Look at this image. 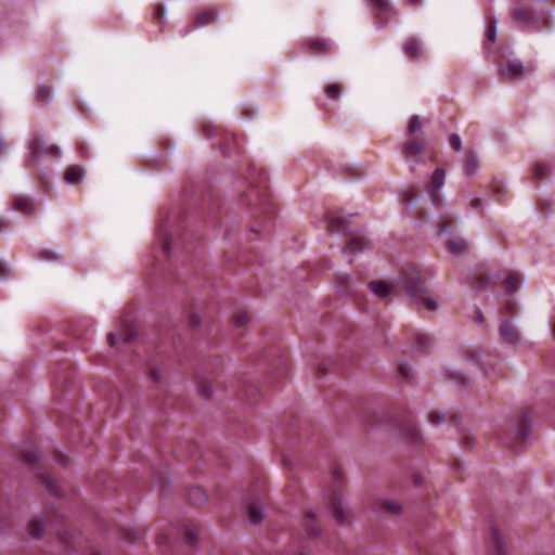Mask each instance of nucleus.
I'll return each mask as SVG.
<instances>
[{
  "label": "nucleus",
  "instance_id": "f257e3e1",
  "mask_svg": "<svg viewBox=\"0 0 555 555\" xmlns=\"http://www.w3.org/2000/svg\"><path fill=\"white\" fill-rule=\"evenodd\" d=\"M403 285L404 294L413 305L423 306L430 312L440 308L437 299L428 293L420 276L403 280Z\"/></svg>",
  "mask_w": 555,
  "mask_h": 555
},
{
  "label": "nucleus",
  "instance_id": "f03ea898",
  "mask_svg": "<svg viewBox=\"0 0 555 555\" xmlns=\"http://www.w3.org/2000/svg\"><path fill=\"white\" fill-rule=\"evenodd\" d=\"M535 69L533 63L524 65L519 60H509L499 65V74L501 77L509 80H518L533 73Z\"/></svg>",
  "mask_w": 555,
  "mask_h": 555
},
{
  "label": "nucleus",
  "instance_id": "7ed1b4c3",
  "mask_svg": "<svg viewBox=\"0 0 555 555\" xmlns=\"http://www.w3.org/2000/svg\"><path fill=\"white\" fill-rule=\"evenodd\" d=\"M427 143L417 141H408L402 146V154L410 164V170L414 171L416 166L426 162Z\"/></svg>",
  "mask_w": 555,
  "mask_h": 555
},
{
  "label": "nucleus",
  "instance_id": "20e7f679",
  "mask_svg": "<svg viewBox=\"0 0 555 555\" xmlns=\"http://www.w3.org/2000/svg\"><path fill=\"white\" fill-rule=\"evenodd\" d=\"M137 336V331L129 322L122 321L116 332H111L107 335V343L111 347L117 346L119 343L129 344Z\"/></svg>",
  "mask_w": 555,
  "mask_h": 555
},
{
  "label": "nucleus",
  "instance_id": "39448f33",
  "mask_svg": "<svg viewBox=\"0 0 555 555\" xmlns=\"http://www.w3.org/2000/svg\"><path fill=\"white\" fill-rule=\"evenodd\" d=\"M499 335L505 344L517 346L521 343V336L516 325L509 320H502L499 325Z\"/></svg>",
  "mask_w": 555,
  "mask_h": 555
},
{
  "label": "nucleus",
  "instance_id": "423d86ee",
  "mask_svg": "<svg viewBox=\"0 0 555 555\" xmlns=\"http://www.w3.org/2000/svg\"><path fill=\"white\" fill-rule=\"evenodd\" d=\"M327 505L338 525H344L348 520V514L344 508L343 500L337 493L332 494Z\"/></svg>",
  "mask_w": 555,
  "mask_h": 555
},
{
  "label": "nucleus",
  "instance_id": "0eeeda50",
  "mask_svg": "<svg viewBox=\"0 0 555 555\" xmlns=\"http://www.w3.org/2000/svg\"><path fill=\"white\" fill-rule=\"evenodd\" d=\"M489 547L491 555H507L505 539L498 528L491 529Z\"/></svg>",
  "mask_w": 555,
  "mask_h": 555
},
{
  "label": "nucleus",
  "instance_id": "6e6552de",
  "mask_svg": "<svg viewBox=\"0 0 555 555\" xmlns=\"http://www.w3.org/2000/svg\"><path fill=\"white\" fill-rule=\"evenodd\" d=\"M531 414L525 410L520 411L518 414V422L519 424L513 425V433L515 436L521 440H526L528 436L530 435V429L528 425L531 422Z\"/></svg>",
  "mask_w": 555,
  "mask_h": 555
},
{
  "label": "nucleus",
  "instance_id": "1a4fd4ad",
  "mask_svg": "<svg viewBox=\"0 0 555 555\" xmlns=\"http://www.w3.org/2000/svg\"><path fill=\"white\" fill-rule=\"evenodd\" d=\"M513 17L517 23L522 24L532 30L540 28L538 26L539 17L528 10L516 9L513 13Z\"/></svg>",
  "mask_w": 555,
  "mask_h": 555
},
{
  "label": "nucleus",
  "instance_id": "9d476101",
  "mask_svg": "<svg viewBox=\"0 0 555 555\" xmlns=\"http://www.w3.org/2000/svg\"><path fill=\"white\" fill-rule=\"evenodd\" d=\"M404 54L413 60H418L423 54V46L417 38L409 37L402 46Z\"/></svg>",
  "mask_w": 555,
  "mask_h": 555
},
{
  "label": "nucleus",
  "instance_id": "9b49d317",
  "mask_svg": "<svg viewBox=\"0 0 555 555\" xmlns=\"http://www.w3.org/2000/svg\"><path fill=\"white\" fill-rule=\"evenodd\" d=\"M37 158H44L46 156L52 159H59L61 157V150L53 144H48L46 141L37 138Z\"/></svg>",
  "mask_w": 555,
  "mask_h": 555
},
{
  "label": "nucleus",
  "instance_id": "f8f14e48",
  "mask_svg": "<svg viewBox=\"0 0 555 555\" xmlns=\"http://www.w3.org/2000/svg\"><path fill=\"white\" fill-rule=\"evenodd\" d=\"M39 488H43L52 496H55V498H59L62 494L61 487L59 486L56 480H54L50 476H41L39 478V476L37 475V491L39 490Z\"/></svg>",
  "mask_w": 555,
  "mask_h": 555
},
{
  "label": "nucleus",
  "instance_id": "ddd939ff",
  "mask_svg": "<svg viewBox=\"0 0 555 555\" xmlns=\"http://www.w3.org/2000/svg\"><path fill=\"white\" fill-rule=\"evenodd\" d=\"M248 519L251 524H259L263 518L262 503L259 500H251L245 504Z\"/></svg>",
  "mask_w": 555,
  "mask_h": 555
},
{
  "label": "nucleus",
  "instance_id": "4468645a",
  "mask_svg": "<svg viewBox=\"0 0 555 555\" xmlns=\"http://www.w3.org/2000/svg\"><path fill=\"white\" fill-rule=\"evenodd\" d=\"M369 5L380 17H389L393 14V8L388 0H369Z\"/></svg>",
  "mask_w": 555,
  "mask_h": 555
},
{
  "label": "nucleus",
  "instance_id": "2eb2a0df",
  "mask_svg": "<svg viewBox=\"0 0 555 555\" xmlns=\"http://www.w3.org/2000/svg\"><path fill=\"white\" fill-rule=\"evenodd\" d=\"M327 228L331 233H339L347 235L349 233L347 229V222L343 217L337 215H331L327 219Z\"/></svg>",
  "mask_w": 555,
  "mask_h": 555
},
{
  "label": "nucleus",
  "instance_id": "dca6fc26",
  "mask_svg": "<svg viewBox=\"0 0 555 555\" xmlns=\"http://www.w3.org/2000/svg\"><path fill=\"white\" fill-rule=\"evenodd\" d=\"M307 46L312 50L315 54H326L333 48V42L327 39H310L307 42Z\"/></svg>",
  "mask_w": 555,
  "mask_h": 555
},
{
  "label": "nucleus",
  "instance_id": "f3484780",
  "mask_svg": "<svg viewBox=\"0 0 555 555\" xmlns=\"http://www.w3.org/2000/svg\"><path fill=\"white\" fill-rule=\"evenodd\" d=\"M369 287L372 293L379 298H386L393 292V287L384 281H373L369 284Z\"/></svg>",
  "mask_w": 555,
  "mask_h": 555
},
{
  "label": "nucleus",
  "instance_id": "a211bd4d",
  "mask_svg": "<svg viewBox=\"0 0 555 555\" xmlns=\"http://www.w3.org/2000/svg\"><path fill=\"white\" fill-rule=\"evenodd\" d=\"M217 17H218V14L215 10H212V9L206 10L196 16L194 25L191 27V29L196 28V27L207 26V25L214 23L217 20Z\"/></svg>",
  "mask_w": 555,
  "mask_h": 555
},
{
  "label": "nucleus",
  "instance_id": "6ab92c4d",
  "mask_svg": "<svg viewBox=\"0 0 555 555\" xmlns=\"http://www.w3.org/2000/svg\"><path fill=\"white\" fill-rule=\"evenodd\" d=\"M54 92L50 86L37 88V105L46 106L53 101Z\"/></svg>",
  "mask_w": 555,
  "mask_h": 555
},
{
  "label": "nucleus",
  "instance_id": "aec40b11",
  "mask_svg": "<svg viewBox=\"0 0 555 555\" xmlns=\"http://www.w3.org/2000/svg\"><path fill=\"white\" fill-rule=\"evenodd\" d=\"M431 345V338L427 334L417 333L415 335L412 348L414 352H424L429 349Z\"/></svg>",
  "mask_w": 555,
  "mask_h": 555
},
{
  "label": "nucleus",
  "instance_id": "412c9836",
  "mask_svg": "<svg viewBox=\"0 0 555 555\" xmlns=\"http://www.w3.org/2000/svg\"><path fill=\"white\" fill-rule=\"evenodd\" d=\"M12 208L22 214H30L34 208V204L30 198L18 196L14 198Z\"/></svg>",
  "mask_w": 555,
  "mask_h": 555
},
{
  "label": "nucleus",
  "instance_id": "4be33fe9",
  "mask_svg": "<svg viewBox=\"0 0 555 555\" xmlns=\"http://www.w3.org/2000/svg\"><path fill=\"white\" fill-rule=\"evenodd\" d=\"M85 169L80 166H72L67 169L65 179L68 183L77 184L85 178Z\"/></svg>",
  "mask_w": 555,
  "mask_h": 555
},
{
  "label": "nucleus",
  "instance_id": "5701e85b",
  "mask_svg": "<svg viewBox=\"0 0 555 555\" xmlns=\"http://www.w3.org/2000/svg\"><path fill=\"white\" fill-rule=\"evenodd\" d=\"M189 500L195 506H203L207 502V495L201 488H192L189 491Z\"/></svg>",
  "mask_w": 555,
  "mask_h": 555
},
{
  "label": "nucleus",
  "instance_id": "b1692460",
  "mask_svg": "<svg viewBox=\"0 0 555 555\" xmlns=\"http://www.w3.org/2000/svg\"><path fill=\"white\" fill-rule=\"evenodd\" d=\"M379 506L384 508L389 514H400L403 509V506L400 502L391 499H384L379 501Z\"/></svg>",
  "mask_w": 555,
  "mask_h": 555
},
{
  "label": "nucleus",
  "instance_id": "393cba45",
  "mask_svg": "<svg viewBox=\"0 0 555 555\" xmlns=\"http://www.w3.org/2000/svg\"><path fill=\"white\" fill-rule=\"evenodd\" d=\"M448 248L453 255L461 256L466 253L467 245L462 238H453L448 242Z\"/></svg>",
  "mask_w": 555,
  "mask_h": 555
},
{
  "label": "nucleus",
  "instance_id": "a878e982",
  "mask_svg": "<svg viewBox=\"0 0 555 555\" xmlns=\"http://www.w3.org/2000/svg\"><path fill=\"white\" fill-rule=\"evenodd\" d=\"M181 537L184 543L189 545H193L198 540V532L197 529L193 526H186L181 531Z\"/></svg>",
  "mask_w": 555,
  "mask_h": 555
},
{
  "label": "nucleus",
  "instance_id": "bb28decb",
  "mask_svg": "<svg viewBox=\"0 0 555 555\" xmlns=\"http://www.w3.org/2000/svg\"><path fill=\"white\" fill-rule=\"evenodd\" d=\"M479 167V157L477 154L470 152L465 159V169L468 175H474Z\"/></svg>",
  "mask_w": 555,
  "mask_h": 555
},
{
  "label": "nucleus",
  "instance_id": "cd10ccee",
  "mask_svg": "<svg viewBox=\"0 0 555 555\" xmlns=\"http://www.w3.org/2000/svg\"><path fill=\"white\" fill-rule=\"evenodd\" d=\"M444 180L446 171L441 168L436 169L430 177L431 185L436 191L442 189L444 185Z\"/></svg>",
  "mask_w": 555,
  "mask_h": 555
},
{
  "label": "nucleus",
  "instance_id": "c85d7f7f",
  "mask_svg": "<svg viewBox=\"0 0 555 555\" xmlns=\"http://www.w3.org/2000/svg\"><path fill=\"white\" fill-rule=\"evenodd\" d=\"M249 320H250V317H249L248 312L242 310V311H237L233 315L231 324L234 330H238L240 327L246 325L249 322Z\"/></svg>",
  "mask_w": 555,
  "mask_h": 555
},
{
  "label": "nucleus",
  "instance_id": "c756f323",
  "mask_svg": "<svg viewBox=\"0 0 555 555\" xmlns=\"http://www.w3.org/2000/svg\"><path fill=\"white\" fill-rule=\"evenodd\" d=\"M364 242L362 238H352L350 243L343 249L345 254H358L364 250Z\"/></svg>",
  "mask_w": 555,
  "mask_h": 555
},
{
  "label": "nucleus",
  "instance_id": "7c9ffc66",
  "mask_svg": "<svg viewBox=\"0 0 555 555\" xmlns=\"http://www.w3.org/2000/svg\"><path fill=\"white\" fill-rule=\"evenodd\" d=\"M503 285L506 291V295H512L519 287V279L517 275H509L503 281Z\"/></svg>",
  "mask_w": 555,
  "mask_h": 555
},
{
  "label": "nucleus",
  "instance_id": "2f4dec72",
  "mask_svg": "<svg viewBox=\"0 0 555 555\" xmlns=\"http://www.w3.org/2000/svg\"><path fill=\"white\" fill-rule=\"evenodd\" d=\"M551 168L547 164L543 162H538L534 164L533 172L534 177L544 179L550 175Z\"/></svg>",
  "mask_w": 555,
  "mask_h": 555
},
{
  "label": "nucleus",
  "instance_id": "473e14b6",
  "mask_svg": "<svg viewBox=\"0 0 555 555\" xmlns=\"http://www.w3.org/2000/svg\"><path fill=\"white\" fill-rule=\"evenodd\" d=\"M422 122H421V118L418 115H413L411 117V120L408 125V128H406V131H408V134L409 135H414L416 132L421 131L422 130Z\"/></svg>",
  "mask_w": 555,
  "mask_h": 555
},
{
  "label": "nucleus",
  "instance_id": "72a5a7b5",
  "mask_svg": "<svg viewBox=\"0 0 555 555\" xmlns=\"http://www.w3.org/2000/svg\"><path fill=\"white\" fill-rule=\"evenodd\" d=\"M486 39L490 42H495L496 40V20L491 18L487 25L486 33H485Z\"/></svg>",
  "mask_w": 555,
  "mask_h": 555
},
{
  "label": "nucleus",
  "instance_id": "f704fd0d",
  "mask_svg": "<svg viewBox=\"0 0 555 555\" xmlns=\"http://www.w3.org/2000/svg\"><path fill=\"white\" fill-rule=\"evenodd\" d=\"M313 521H314V515L311 513H308L306 527H307L308 534L310 537H317L321 531L319 526L315 525Z\"/></svg>",
  "mask_w": 555,
  "mask_h": 555
},
{
  "label": "nucleus",
  "instance_id": "c9c22d12",
  "mask_svg": "<svg viewBox=\"0 0 555 555\" xmlns=\"http://www.w3.org/2000/svg\"><path fill=\"white\" fill-rule=\"evenodd\" d=\"M405 436L406 438L413 442V443H416L420 441L421 437H420V430L418 428L413 425V424H410L405 427Z\"/></svg>",
  "mask_w": 555,
  "mask_h": 555
},
{
  "label": "nucleus",
  "instance_id": "e433bc0d",
  "mask_svg": "<svg viewBox=\"0 0 555 555\" xmlns=\"http://www.w3.org/2000/svg\"><path fill=\"white\" fill-rule=\"evenodd\" d=\"M429 422L434 426H440L446 422V414L441 411H433L429 414Z\"/></svg>",
  "mask_w": 555,
  "mask_h": 555
},
{
  "label": "nucleus",
  "instance_id": "4c0bfd02",
  "mask_svg": "<svg viewBox=\"0 0 555 555\" xmlns=\"http://www.w3.org/2000/svg\"><path fill=\"white\" fill-rule=\"evenodd\" d=\"M325 92L327 98L338 99L343 92V86L338 83H333L326 88Z\"/></svg>",
  "mask_w": 555,
  "mask_h": 555
},
{
  "label": "nucleus",
  "instance_id": "58836bf2",
  "mask_svg": "<svg viewBox=\"0 0 555 555\" xmlns=\"http://www.w3.org/2000/svg\"><path fill=\"white\" fill-rule=\"evenodd\" d=\"M39 257H40V259L46 260V261H57L60 258L59 254L55 250H51V249L40 250Z\"/></svg>",
  "mask_w": 555,
  "mask_h": 555
},
{
  "label": "nucleus",
  "instance_id": "ea45409f",
  "mask_svg": "<svg viewBox=\"0 0 555 555\" xmlns=\"http://www.w3.org/2000/svg\"><path fill=\"white\" fill-rule=\"evenodd\" d=\"M159 243L162 244V248L165 254H168L170 251V243H171V236L165 231L163 234L159 235Z\"/></svg>",
  "mask_w": 555,
  "mask_h": 555
},
{
  "label": "nucleus",
  "instance_id": "a19ab883",
  "mask_svg": "<svg viewBox=\"0 0 555 555\" xmlns=\"http://www.w3.org/2000/svg\"><path fill=\"white\" fill-rule=\"evenodd\" d=\"M416 190L411 188L410 190L404 192V203L406 206H412L417 202Z\"/></svg>",
  "mask_w": 555,
  "mask_h": 555
},
{
  "label": "nucleus",
  "instance_id": "79ce46f5",
  "mask_svg": "<svg viewBox=\"0 0 555 555\" xmlns=\"http://www.w3.org/2000/svg\"><path fill=\"white\" fill-rule=\"evenodd\" d=\"M349 281H350V278L349 276H345L341 279L340 281V284L337 286V293L339 294H345L348 292L349 289Z\"/></svg>",
  "mask_w": 555,
  "mask_h": 555
},
{
  "label": "nucleus",
  "instance_id": "37998d69",
  "mask_svg": "<svg viewBox=\"0 0 555 555\" xmlns=\"http://www.w3.org/2000/svg\"><path fill=\"white\" fill-rule=\"evenodd\" d=\"M450 144L455 151H460L462 149V141L457 134H452L450 138Z\"/></svg>",
  "mask_w": 555,
  "mask_h": 555
},
{
  "label": "nucleus",
  "instance_id": "c03bdc74",
  "mask_svg": "<svg viewBox=\"0 0 555 555\" xmlns=\"http://www.w3.org/2000/svg\"><path fill=\"white\" fill-rule=\"evenodd\" d=\"M22 461L28 465L35 462V454L33 451H26L22 453Z\"/></svg>",
  "mask_w": 555,
  "mask_h": 555
},
{
  "label": "nucleus",
  "instance_id": "a18cd8bd",
  "mask_svg": "<svg viewBox=\"0 0 555 555\" xmlns=\"http://www.w3.org/2000/svg\"><path fill=\"white\" fill-rule=\"evenodd\" d=\"M516 308V304L513 302V301H507L506 304L503 305L502 307V311L504 313H513V311L515 310Z\"/></svg>",
  "mask_w": 555,
  "mask_h": 555
},
{
  "label": "nucleus",
  "instance_id": "49530a36",
  "mask_svg": "<svg viewBox=\"0 0 555 555\" xmlns=\"http://www.w3.org/2000/svg\"><path fill=\"white\" fill-rule=\"evenodd\" d=\"M9 228H10V221L4 218H0V233L3 231H7Z\"/></svg>",
  "mask_w": 555,
  "mask_h": 555
},
{
  "label": "nucleus",
  "instance_id": "de8ad7c7",
  "mask_svg": "<svg viewBox=\"0 0 555 555\" xmlns=\"http://www.w3.org/2000/svg\"><path fill=\"white\" fill-rule=\"evenodd\" d=\"M9 274V268L5 263L0 262V279L5 278Z\"/></svg>",
  "mask_w": 555,
  "mask_h": 555
},
{
  "label": "nucleus",
  "instance_id": "09e8293b",
  "mask_svg": "<svg viewBox=\"0 0 555 555\" xmlns=\"http://www.w3.org/2000/svg\"><path fill=\"white\" fill-rule=\"evenodd\" d=\"M410 371H411V367H410L408 364H401V365H400V372H401V374H402L404 377H406V378H408V377L410 376V375H409Z\"/></svg>",
  "mask_w": 555,
  "mask_h": 555
},
{
  "label": "nucleus",
  "instance_id": "8fccbe9b",
  "mask_svg": "<svg viewBox=\"0 0 555 555\" xmlns=\"http://www.w3.org/2000/svg\"><path fill=\"white\" fill-rule=\"evenodd\" d=\"M201 391H202L203 396L208 397V396H210V393H211V391H212V390H211V386H210V385H208V384H207V385H204V386L202 387Z\"/></svg>",
  "mask_w": 555,
  "mask_h": 555
},
{
  "label": "nucleus",
  "instance_id": "3c124183",
  "mask_svg": "<svg viewBox=\"0 0 555 555\" xmlns=\"http://www.w3.org/2000/svg\"><path fill=\"white\" fill-rule=\"evenodd\" d=\"M414 276H420L418 272H415L413 273L411 276H404L400 280V282H397V286L400 285V287H402V289L404 291V285H403V280H406V279H411V278H414Z\"/></svg>",
  "mask_w": 555,
  "mask_h": 555
},
{
  "label": "nucleus",
  "instance_id": "603ef678",
  "mask_svg": "<svg viewBox=\"0 0 555 555\" xmlns=\"http://www.w3.org/2000/svg\"><path fill=\"white\" fill-rule=\"evenodd\" d=\"M489 285V276L487 278H481L480 279V282H479V287L480 288H487Z\"/></svg>",
  "mask_w": 555,
  "mask_h": 555
},
{
  "label": "nucleus",
  "instance_id": "864d4df0",
  "mask_svg": "<svg viewBox=\"0 0 555 555\" xmlns=\"http://www.w3.org/2000/svg\"><path fill=\"white\" fill-rule=\"evenodd\" d=\"M28 151L30 156L35 154V140H30L28 142Z\"/></svg>",
  "mask_w": 555,
  "mask_h": 555
},
{
  "label": "nucleus",
  "instance_id": "5fc2aeb1",
  "mask_svg": "<svg viewBox=\"0 0 555 555\" xmlns=\"http://www.w3.org/2000/svg\"><path fill=\"white\" fill-rule=\"evenodd\" d=\"M28 533L30 537H35V521H29L28 524Z\"/></svg>",
  "mask_w": 555,
  "mask_h": 555
},
{
  "label": "nucleus",
  "instance_id": "6e6d98bb",
  "mask_svg": "<svg viewBox=\"0 0 555 555\" xmlns=\"http://www.w3.org/2000/svg\"><path fill=\"white\" fill-rule=\"evenodd\" d=\"M190 323L193 326H197L199 324V317L198 315H192L190 319Z\"/></svg>",
  "mask_w": 555,
  "mask_h": 555
},
{
  "label": "nucleus",
  "instance_id": "4d7b16f0",
  "mask_svg": "<svg viewBox=\"0 0 555 555\" xmlns=\"http://www.w3.org/2000/svg\"><path fill=\"white\" fill-rule=\"evenodd\" d=\"M470 205L474 207V208H479L481 206V201L478 199V198H473L472 202H470Z\"/></svg>",
  "mask_w": 555,
  "mask_h": 555
},
{
  "label": "nucleus",
  "instance_id": "13d9d810",
  "mask_svg": "<svg viewBox=\"0 0 555 555\" xmlns=\"http://www.w3.org/2000/svg\"><path fill=\"white\" fill-rule=\"evenodd\" d=\"M36 532H37V539H39V538L43 534L42 529H41L40 524H39V521H38V520H37V529H36Z\"/></svg>",
  "mask_w": 555,
  "mask_h": 555
},
{
  "label": "nucleus",
  "instance_id": "bf43d9fd",
  "mask_svg": "<svg viewBox=\"0 0 555 555\" xmlns=\"http://www.w3.org/2000/svg\"><path fill=\"white\" fill-rule=\"evenodd\" d=\"M156 15L162 20L164 18V9L162 7H159L157 9V12H156Z\"/></svg>",
  "mask_w": 555,
  "mask_h": 555
},
{
  "label": "nucleus",
  "instance_id": "052dcab7",
  "mask_svg": "<svg viewBox=\"0 0 555 555\" xmlns=\"http://www.w3.org/2000/svg\"><path fill=\"white\" fill-rule=\"evenodd\" d=\"M448 231H449V228L444 224V225H442V227H441V229L439 230V233H440V234H444V233H447Z\"/></svg>",
  "mask_w": 555,
  "mask_h": 555
},
{
  "label": "nucleus",
  "instance_id": "680f3d73",
  "mask_svg": "<svg viewBox=\"0 0 555 555\" xmlns=\"http://www.w3.org/2000/svg\"><path fill=\"white\" fill-rule=\"evenodd\" d=\"M408 3H409L410 5H417V4H420V3H421V0H408Z\"/></svg>",
  "mask_w": 555,
  "mask_h": 555
},
{
  "label": "nucleus",
  "instance_id": "e2e57ef3",
  "mask_svg": "<svg viewBox=\"0 0 555 555\" xmlns=\"http://www.w3.org/2000/svg\"><path fill=\"white\" fill-rule=\"evenodd\" d=\"M333 477H334L335 479H339V478L341 477V473H340L339 470H337V469H336V470L334 472V474H333Z\"/></svg>",
  "mask_w": 555,
  "mask_h": 555
},
{
  "label": "nucleus",
  "instance_id": "0e129e2a",
  "mask_svg": "<svg viewBox=\"0 0 555 555\" xmlns=\"http://www.w3.org/2000/svg\"><path fill=\"white\" fill-rule=\"evenodd\" d=\"M7 150V144L4 142H0V153H3Z\"/></svg>",
  "mask_w": 555,
  "mask_h": 555
},
{
  "label": "nucleus",
  "instance_id": "69168bd1",
  "mask_svg": "<svg viewBox=\"0 0 555 555\" xmlns=\"http://www.w3.org/2000/svg\"><path fill=\"white\" fill-rule=\"evenodd\" d=\"M477 321H478L479 323H482V321H483V317H482V314H481V313H479V314H478V317H477Z\"/></svg>",
  "mask_w": 555,
  "mask_h": 555
},
{
  "label": "nucleus",
  "instance_id": "338daca9",
  "mask_svg": "<svg viewBox=\"0 0 555 555\" xmlns=\"http://www.w3.org/2000/svg\"><path fill=\"white\" fill-rule=\"evenodd\" d=\"M431 196H433V198H434V202H436V203L438 204V203H439V197H438V195H437V194H433Z\"/></svg>",
  "mask_w": 555,
  "mask_h": 555
}]
</instances>
